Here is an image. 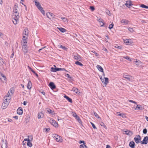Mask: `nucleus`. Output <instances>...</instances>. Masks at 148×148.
<instances>
[{
	"label": "nucleus",
	"mask_w": 148,
	"mask_h": 148,
	"mask_svg": "<svg viewBox=\"0 0 148 148\" xmlns=\"http://www.w3.org/2000/svg\"><path fill=\"white\" fill-rule=\"evenodd\" d=\"M19 18L18 8L16 4L14 5L13 8L12 22L14 25L17 24Z\"/></svg>",
	"instance_id": "1"
},
{
	"label": "nucleus",
	"mask_w": 148,
	"mask_h": 148,
	"mask_svg": "<svg viewBox=\"0 0 148 148\" xmlns=\"http://www.w3.org/2000/svg\"><path fill=\"white\" fill-rule=\"evenodd\" d=\"M35 5L42 14L44 15L45 14V11L43 10V8L41 6L40 3L38 1H35Z\"/></svg>",
	"instance_id": "2"
},
{
	"label": "nucleus",
	"mask_w": 148,
	"mask_h": 148,
	"mask_svg": "<svg viewBox=\"0 0 148 148\" xmlns=\"http://www.w3.org/2000/svg\"><path fill=\"white\" fill-rule=\"evenodd\" d=\"M52 136L57 142H62V139L60 136L55 134H53L52 135Z\"/></svg>",
	"instance_id": "3"
},
{
	"label": "nucleus",
	"mask_w": 148,
	"mask_h": 148,
	"mask_svg": "<svg viewBox=\"0 0 148 148\" xmlns=\"http://www.w3.org/2000/svg\"><path fill=\"white\" fill-rule=\"evenodd\" d=\"M49 121L51 124L53 125L54 126L57 127H58V123L53 119L50 118Z\"/></svg>",
	"instance_id": "4"
},
{
	"label": "nucleus",
	"mask_w": 148,
	"mask_h": 148,
	"mask_svg": "<svg viewBox=\"0 0 148 148\" xmlns=\"http://www.w3.org/2000/svg\"><path fill=\"white\" fill-rule=\"evenodd\" d=\"M134 139L135 142L136 143L138 144L140 143L141 140V138L139 135H138L136 136Z\"/></svg>",
	"instance_id": "5"
},
{
	"label": "nucleus",
	"mask_w": 148,
	"mask_h": 148,
	"mask_svg": "<svg viewBox=\"0 0 148 148\" xmlns=\"http://www.w3.org/2000/svg\"><path fill=\"white\" fill-rule=\"evenodd\" d=\"M123 77L127 79L128 81L130 82H132L134 78L132 76H129L126 75H123Z\"/></svg>",
	"instance_id": "6"
},
{
	"label": "nucleus",
	"mask_w": 148,
	"mask_h": 148,
	"mask_svg": "<svg viewBox=\"0 0 148 148\" xmlns=\"http://www.w3.org/2000/svg\"><path fill=\"white\" fill-rule=\"evenodd\" d=\"M100 79L102 83H104L105 86L108 83V78L104 77V79H103L102 78V77H100Z\"/></svg>",
	"instance_id": "7"
},
{
	"label": "nucleus",
	"mask_w": 148,
	"mask_h": 148,
	"mask_svg": "<svg viewBox=\"0 0 148 148\" xmlns=\"http://www.w3.org/2000/svg\"><path fill=\"white\" fill-rule=\"evenodd\" d=\"M22 50L25 53H27L28 51V47L27 45H22Z\"/></svg>",
	"instance_id": "8"
},
{
	"label": "nucleus",
	"mask_w": 148,
	"mask_h": 148,
	"mask_svg": "<svg viewBox=\"0 0 148 148\" xmlns=\"http://www.w3.org/2000/svg\"><path fill=\"white\" fill-rule=\"evenodd\" d=\"M148 137L147 136H145L144 138L142 141L140 142L141 144H147L148 143Z\"/></svg>",
	"instance_id": "9"
},
{
	"label": "nucleus",
	"mask_w": 148,
	"mask_h": 148,
	"mask_svg": "<svg viewBox=\"0 0 148 148\" xmlns=\"http://www.w3.org/2000/svg\"><path fill=\"white\" fill-rule=\"evenodd\" d=\"M124 41V42L127 45H131L132 43L131 40L130 39H126Z\"/></svg>",
	"instance_id": "10"
},
{
	"label": "nucleus",
	"mask_w": 148,
	"mask_h": 148,
	"mask_svg": "<svg viewBox=\"0 0 148 148\" xmlns=\"http://www.w3.org/2000/svg\"><path fill=\"white\" fill-rule=\"evenodd\" d=\"M27 38V37L26 36H23V38L22 41V45H27V41L26 39Z\"/></svg>",
	"instance_id": "11"
},
{
	"label": "nucleus",
	"mask_w": 148,
	"mask_h": 148,
	"mask_svg": "<svg viewBox=\"0 0 148 148\" xmlns=\"http://www.w3.org/2000/svg\"><path fill=\"white\" fill-rule=\"evenodd\" d=\"M8 102H3L2 105V108L3 109H5L9 104Z\"/></svg>",
	"instance_id": "12"
},
{
	"label": "nucleus",
	"mask_w": 148,
	"mask_h": 148,
	"mask_svg": "<svg viewBox=\"0 0 148 148\" xmlns=\"http://www.w3.org/2000/svg\"><path fill=\"white\" fill-rule=\"evenodd\" d=\"M121 23L123 25H127L129 24V21L126 19H123L121 21Z\"/></svg>",
	"instance_id": "13"
},
{
	"label": "nucleus",
	"mask_w": 148,
	"mask_h": 148,
	"mask_svg": "<svg viewBox=\"0 0 148 148\" xmlns=\"http://www.w3.org/2000/svg\"><path fill=\"white\" fill-rule=\"evenodd\" d=\"M28 34V31L27 28H25L23 32V36H26L27 37Z\"/></svg>",
	"instance_id": "14"
},
{
	"label": "nucleus",
	"mask_w": 148,
	"mask_h": 148,
	"mask_svg": "<svg viewBox=\"0 0 148 148\" xmlns=\"http://www.w3.org/2000/svg\"><path fill=\"white\" fill-rule=\"evenodd\" d=\"M17 113L20 115H21L23 114V111L21 108L19 107L17 110Z\"/></svg>",
	"instance_id": "15"
},
{
	"label": "nucleus",
	"mask_w": 148,
	"mask_h": 148,
	"mask_svg": "<svg viewBox=\"0 0 148 148\" xmlns=\"http://www.w3.org/2000/svg\"><path fill=\"white\" fill-rule=\"evenodd\" d=\"M2 143L1 148H8L7 145L6 141H4L3 140H2Z\"/></svg>",
	"instance_id": "16"
},
{
	"label": "nucleus",
	"mask_w": 148,
	"mask_h": 148,
	"mask_svg": "<svg viewBox=\"0 0 148 148\" xmlns=\"http://www.w3.org/2000/svg\"><path fill=\"white\" fill-rule=\"evenodd\" d=\"M97 18V20L100 23V24L101 26H103L104 25V23L103 21V20L101 18Z\"/></svg>",
	"instance_id": "17"
},
{
	"label": "nucleus",
	"mask_w": 148,
	"mask_h": 148,
	"mask_svg": "<svg viewBox=\"0 0 148 148\" xmlns=\"http://www.w3.org/2000/svg\"><path fill=\"white\" fill-rule=\"evenodd\" d=\"M51 71L54 72H56L57 71H61V68H54L53 67H51Z\"/></svg>",
	"instance_id": "18"
},
{
	"label": "nucleus",
	"mask_w": 148,
	"mask_h": 148,
	"mask_svg": "<svg viewBox=\"0 0 148 148\" xmlns=\"http://www.w3.org/2000/svg\"><path fill=\"white\" fill-rule=\"evenodd\" d=\"M73 58L74 59L79 61H80L81 60L80 56L78 54L76 56H74Z\"/></svg>",
	"instance_id": "19"
},
{
	"label": "nucleus",
	"mask_w": 148,
	"mask_h": 148,
	"mask_svg": "<svg viewBox=\"0 0 148 148\" xmlns=\"http://www.w3.org/2000/svg\"><path fill=\"white\" fill-rule=\"evenodd\" d=\"M125 4L127 7L129 8L132 5L130 1H127Z\"/></svg>",
	"instance_id": "20"
},
{
	"label": "nucleus",
	"mask_w": 148,
	"mask_h": 148,
	"mask_svg": "<svg viewBox=\"0 0 148 148\" xmlns=\"http://www.w3.org/2000/svg\"><path fill=\"white\" fill-rule=\"evenodd\" d=\"M49 86L52 89H54L56 88V86L53 82H50L49 84Z\"/></svg>",
	"instance_id": "21"
},
{
	"label": "nucleus",
	"mask_w": 148,
	"mask_h": 148,
	"mask_svg": "<svg viewBox=\"0 0 148 148\" xmlns=\"http://www.w3.org/2000/svg\"><path fill=\"white\" fill-rule=\"evenodd\" d=\"M96 67L99 71L103 73V69L101 66L99 65H97Z\"/></svg>",
	"instance_id": "22"
},
{
	"label": "nucleus",
	"mask_w": 148,
	"mask_h": 148,
	"mask_svg": "<svg viewBox=\"0 0 148 148\" xmlns=\"http://www.w3.org/2000/svg\"><path fill=\"white\" fill-rule=\"evenodd\" d=\"M129 145L131 148H135V143L134 141H132L130 142Z\"/></svg>",
	"instance_id": "23"
},
{
	"label": "nucleus",
	"mask_w": 148,
	"mask_h": 148,
	"mask_svg": "<svg viewBox=\"0 0 148 148\" xmlns=\"http://www.w3.org/2000/svg\"><path fill=\"white\" fill-rule=\"evenodd\" d=\"M125 132V134H126L127 135L131 136L132 135V133L131 132L129 131L128 130H127L126 131H124Z\"/></svg>",
	"instance_id": "24"
},
{
	"label": "nucleus",
	"mask_w": 148,
	"mask_h": 148,
	"mask_svg": "<svg viewBox=\"0 0 148 148\" xmlns=\"http://www.w3.org/2000/svg\"><path fill=\"white\" fill-rule=\"evenodd\" d=\"M5 62L3 60V59L1 58H0V66H2L4 64H5Z\"/></svg>",
	"instance_id": "25"
},
{
	"label": "nucleus",
	"mask_w": 148,
	"mask_h": 148,
	"mask_svg": "<svg viewBox=\"0 0 148 148\" xmlns=\"http://www.w3.org/2000/svg\"><path fill=\"white\" fill-rule=\"evenodd\" d=\"M134 62L138 66L141 65L142 64L141 62L139 60H136Z\"/></svg>",
	"instance_id": "26"
},
{
	"label": "nucleus",
	"mask_w": 148,
	"mask_h": 148,
	"mask_svg": "<svg viewBox=\"0 0 148 148\" xmlns=\"http://www.w3.org/2000/svg\"><path fill=\"white\" fill-rule=\"evenodd\" d=\"M32 84L30 81H29L27 84V87L28 89H30L32 88Z\"/></svg>",
	"instance_id": "27"
},
{
	"label": "nucleus",
	"mask_w": 148,
	"mask_h": 148,
	"mask_svg": "<svg viewBox=\"0 0 148 148\" xmlns=\"http://www.w3.org/2000/svg\"><path fill=\"white\" fill-rule=\"evenodd\" d=\"M64 97L67 100L70 102L71 103L72 102V100L71 99L69 98L66 95H64Z\"/></svg>",
	"instance_id": "28"
},
{
	"label": "nucleus",
	"mask_w": 148,
	"mask_h": 148,
	"mask_svg": "<svg viewBox=\"0 0 148 148\" xmlns=\"http://www.w3.org/2000/svg\"><path fill=\"white\" fill-rule=\"evenodd\" d=\"M44 116V114L42 112L39 113L38 114V119H40L43 117Z\"/></svg>",
	"instance_id": "29"
},
{
	"label": "nucleus",
	"mask_w": 148,
	"mask_h": 148,
	"mask_svg": "<svg viewBox=\"0 0 148 148\" xmlns=\"http://www.w3.org/2000/svg\"><path fill=\"white\" fill-rule=\"evenodd\" d=\"M10 99H8V98L6 97H4V99H3V102H8V103H9L10 102Z\"/></svg>",
	"instance_id": "30"
},
{
	"label": "nucleus",
	"mask_w": 148,
	"mask_h": 148,
	"mask_svg": "<svg viewBox=\"0 0 148 148\" xmlns=\"http://www.w3.org/2000/svg\"><path fill=\"white\" fill-rule=\"evenodd\" d=\"M59 30L62 32H65L66 31V30L65 29L62 28V27H60L58 28Z\"/></svg>",
	"instance_id": "31"
},
{
	"label": "nucleus",
	"mask_w": 148,
	"mask_h": 148,
	"mask_svg": "<svg viewBox=\"0 0 148 148\" xmlns=\"http://www.w3.org/2000/svg\"><path fill=\"white\" fill-rule=\"evenodd\" d=\"M48 18H50V16L51 17L53 16V14L50 12H48L46 14Z\"/></svg>",
	"instance_id": "32"
},
{
	"label": "nucleus",
	"mask_w": 148,
	"mask_h": 148,
	"mask_svg": "<svg viewBox=\"0 0 148 148\" xmlns=\"http://www.w3.org/2000/svg\"><path fill=\"white\" fill-rule=\"evenodd\" d=\"M11 95H12L10 94V93L9 92V91H8V93L6 95L5 97H6L8 98V99H11Z\"/></svg>",
	"instance_id": "33"
},
{
	"label": "nucleus",
	"mask_w": 148,
	"mask_h": 148,
	"mask_svg": "<svg viewBox=\"0 0 148 148\" xmlns=\"http://www.w3.org/2000/svg\"><path fill=\"white\" fill-rule=\"evenodd\" d=\"M142 108L140 105H137V106L136 107L135 110H142Z\"/></svg>",
	"instance_id": "34"
},
{
	"label": "nucleus",
	"mask_w": 148,
	"mask_h": 148,
	"mask_svg": "<svg viewBox=\"0 0 148 148\" xmlns=\"http://www.w3.org/2000/svg\"><path fill=\"white\" fill-rule=\"evenodd\" d=\"M76 119L78 121V122L82 124V122L80 118L78 116L75 117Z\"/></svg>",
	"instance_id": "35"
},
{
	"label": "nucleus",
	"mask_w": 148,
	"mask_h": 148,
	"mask_svg": "<svg viewBox=\"0 0 148 148\" xmlns=\"http://www.w3.org/2000/svg\"><path fill=\"white\" fill-rule=\"evenodd\" d=\"M72 90L73 91L76 93H78V89L77 88L73 87Z\"/></svg>",
	"instance_id": "36"
},
{
	"label": "nucleus",
	"mask_w": 148,
	"mask_h": 148,
	"mask_svg": "<svg viewBox=\"0 0 148 148\" xmlns=\"http://www.w3.org/2000/svg\"><path fill=\"white\" fill-rule=\"evenodd\" d=\"M75 63L76 64L79 65V66H83V64L82 63H81V62H79L78 61H77L76 62H75Z\"/></svg>",
	"instance_id": "37"
},
{
	"label": "nucleus",
	"mask_w": 148,
	"mask_h": 148,
	"mask_svg": "<svg viewBox=\"0 0 148 148\" xmlns=\"http://www.w3.org/2000/svg\"><path fill=\"white\" fill-rule=\"evenodd\" d=\"M123 58L126 59L128 60L129 61H132L131 58H130L128 56H125L123 57Z\"/></svg>",
	"instance_id": "38"
},
{
	"label": "nucleus",
	"mask_w": 148,
	"mask_h": 148,
	"mask_svg": "<svg viewBox=\"0 0 148 148\" xmlns=\"http://www.w3.org/2000/svg\"><path fill=\"white\" fill-rule=\"evenodd\" d=\"M58 47L59 48H60L63 49L64 50H66V48L65 47L61 45H58Z\"/></svg>",
	"instance_id": "39"
},
{
	"label": "nucleus",
	"mask_w": 148,
	"mask_h": 148,
	"mask_svg": "<svg viewBox=\"0 0 148 148\" xmlns=\"http://www.w3.org/2000/svg\"><path fill=\"white\" fill-rule=\"evenodd\" d=\"M6 77L4 75L3 77H2L0 79L2 81L4 82V81L6 80Z\"/></svg>",
	"instance_id": "40"
},
{
	"label": "nucleus",
	"mask_w": 148,
	"mask_h": 148,
	"mask_svg": "<svg viewBox=\"0 0 148 148\" xmlns=\"http://www.w3.org/2000/svg\"><path fill=\"white\" fill-rule=\"evenodd\" d=\"M92 114H93V115L97 118H99V116L96 112H92Z\"/></svg>",
	"instance_id": "41"
},
{
	"label": "nucleus",
	"mask_w": 148,
	"mask_h": 148,
	"mask_svg": "<svg viewBox=\"0 0 148 148\" xmlns=\"http://www.w3.org/2000/svg\"><path fill=\"white\" fill-rule=\"evenodd\" d=\"M80 148H87V147L84 144L80 145Z\"/></svg>",
	"instance_id": "42"
},
{
	"label": "nucleus",
	"mask_w": 148,
	"mask_h": 148,
	"mask_svg": "<svg viewBox=\"0 0 148 148\" xmlns=\"http://www.w3.org/2000/svg\"><path fill=\"white\" fill-rule=\"evenodd\" d=\"M140 7L142 8H145L148 9V6H147L146 5H145L144 4H141L140 5Z\"/></svg>",
	"instance_id": "43"
},
{
	"label": "nucleus",
	"mask_w": 148,
	"mask_h": 148,
	"mask_svg": "<svg viewBox=\"0 0 148 148\" xmlns=\"http://www.w3.org/2000/svg\"><path fill=\"white\" fill-rule=\"evenodd\" d=\"M100 125L101 126H103L104 127V128H105L106 129H107L106 126L105 125H104V124L102 122H101V123H100Z\"/></svg>",
	"instance_id": "44"
},
{
	"label": "nucleus",
	"mask_w": 148,
	"mask_h": 148,
	"mask_svg": "<svg viewBox=\"0 0 148 148\" xmlns=\"http://www.w3.org/2000/svg\"><path fill=\"white\" fill-rule=\"evenodd\" d=\"M9 91L11 93V95H12L14 92V89L13 88H11L10 89V90Z\"/></svg>",
	"instance_id": "45"
},
{
	"label": "nucleus",
	"mask_w": 148,
	"mask_h": 148,
	"mask_svg": "<svg viewBox=\"0 0 148 148\" xmlns=\"http://www.w3.org/2000/svg\"><path fill=\"white\" fill-rule=\"evenodd\" d=\"M27 145L29 147H31L32 146V143H31L30 142H27Z\"/></svg>",
	"instance_id": "46"
},
{
	"label": "nucleus",
	"mask_w": 148,
	"mask_h": 148,
	"mask_svg": "<svg viewBox=\"0 0 148 148\" xmlns=\"http://www.w3.org/2000/svg\"><path fill=\"white\" fill-rule=\"evenodd\" d=\"M61 18L64 22L68 21L67 19L65 18L61 17Z\"/></svg>",
	"instance_id": "47"
},
{
	"label": "nucleus",
	"mask_w": 148,
	"mask_h": 148,
	"mask_svg": "<svg viewBox=\"0 0 148 148\" xmlns=\"http://www.w3.org/2000/svg\"><path fill=\"white\" fill-rule=\"evenodd\" d=\"M113 25H114L113 24V23H112L111 24H110L109 25V26L108 27L110 29H111L113 28Z\"/></svg>",
	"instance_id": "48"
},
{
	"label": "nucleus",
	"mask_w": 148,
	"mask_h": 148,
	"mask_svg": "<svg viewBox=\"0 0 148 148\" xmlns=\"http://www.w3.org/2000/svg\"><path fill=\"white\" fill-rule=\"evenodd\" d=\"M106 13L108 15L110 16L111 15L110 14V13L109 10H106Z\"/></svg>",
	"instance_id": "49"
},
{
	"label": "nucleus",
	"mask_w": 148,
	"mask_h": 148,
	"mask_svg": "<svg viewBox=\"0 0 148 148\" xmlns=\"http://www.w3.org/2000/svg\"><path fill=\"white\" fill-rule=\"evenodd\" d=\"M128 30L130 32H132L134 31V30H133V29L131 27H129L128 28Z\"/></svg>",
	"instance_id": "50"
},
{
	"label": "nucleus",
	"mask_w": 148,
	"mask_h": 148,
	"mask_svg": "<svg viewBox=\"0 0 148 148\" xmlns=\"http://www.w3.org/2000/svg\"><path fill=\"white\" fill-rule=\"evenodd\" d=\"M147 130L145 128L143 129V132L144 134H146L147 133Z\"/></svg>",
	"instance_id": "51"
},
{
	"label": "nucleus",
	"mask_w": 148,
	"mask_h": 148,
	"mask_svg": "<svg viewBox=\"0 0 148 148\" xmlns=\"http://www.w3.org/2000/svg\"><path fill=\"white\" fill-rule=\"evenodd\" d=\"M91 124L94 129H96V127L94 123H92L91 122Z\"/></svg>",
	"instance_id": "52"
},
{
	"label": "nucleus",
	"mask_w": 148,
	"mask_h": 148,
	"mask_svg": "<svg viewBox=\"0 0 148 148\" xmlns=\"http://www.w3.org/2000/svg\"><path fill=\"white\" fill-rule=\"evenodd\" d=\"M128 101H129L130 102H132L135 104H136V102L133 100H128Z\"/></svg>",
	"instance_id": "53"
},
{
	"label": "nucleus",
	"mask_w": 148,
	"mask_h": 148,
	"mask_svg": "<svg viewBox=\"0 0 148 148\" xmlns=\"http://www.w3.org/2000/svg\"><path fill=\"white\" fill-rule=\"evenodd\" d=\"M24 141H27L28 142H29L30 141V140L28 138H25L24 139V141H23V143L24 142Z\"/></svg>",
	"instance_id": "54"
},
{
	"label": "nucleus",
	"mask_w": 148,
	"mask_h": 148,
	"mask_svg": "<svg viewBox=\"0 0 148 148\" xmlns=\"http://www.w3.org/2000/svg\"><path fill=\"white\" fill-rule=\"evenodd\" d=\"M90 9L92 11H93L95 10V8L93 6H90Z\"/></svg>",
	"instance_id": "55"
},
{
	"label": "nucleus",
	"mask_w": 148,
	"mask_h": 148,
	"mask_svg": "<svg viewBox=\"0 0 148 148\" xmlns=\"http://www.w3.org/2000/svg\"><path fill=\"white\" fill-rule=\"evenodd\" d=\"M73 116L75 118L77 116V114L74 112H73Z\"/></svg>",
	"instance_id": "56"
},
{
	"label": "nucleus",
	"mask_w": 148,
	"mask_h": 148,
	"mask_svg": "<svg viewBox=\"0 0 148 148\" xmlns=\"http://www.w3.org/2000/svg\"><path fill=\"white\" fill-rule=\"evenodd\" d=\"M47 112L49 113H51L52 111L50 109H48L47 110Z\"/></svg>",
	"instance_id": "57"
},
{
	"label": "nucleus",
	"mask_w": 148,
	"mask_h": 148,
	"mask_svg": "<svg viewBox=\"0 0 148 148\" xmlns=\"http://www.w3.org/2000/svg\"><path fill=\"white\" fill-rule=\"evenodd\" d=\"M106 38H105V41H106V42H108V39L109 38L107 36H106Z\"/></svg>",
	"instance_id": "58"
},
{
	"label": "nucleus",
	"mask_w": 148,
	"mask_h": 148,
	"mask_svg": "<svg viewBox=\"0 0 148 148\" xmlns=\"http://www.w3.org/2000/svg\"><path fill=\"white\" fill-rule=\"evenodd\" d=\"M65 76H66L68 78H70V79L71 78V77L68 74H66V75Z\"/></svg>",
	"instance_id": "59"
},
{
	"label": "nucleus",
	"mask_w": 148,
	"mask_h": 148,
	"mask_svg": "<svg viewBox=\"0 0 148 148\" xmlns=\"http://www.w3.org/2000/svg\"><path fill=\"white\" fill-rule=\"evenodd\" d=\"M116 114L118 115H119V116H122V114H121L119 112H117Z\"/></svg>",
	"instance_id": "60"
},
{
	"label": "nucleus",
	"mask_w": 148,
	"mask_h": 148,
	"mask_svg": "<svg viewBox=\"0 0 148 148\" xmlns=\"http://www.w3.org/2000/svg\"><path fill=\"white\" fill-rule=\"evenodd\" d=\"M44 129H45L46 130V131H47V132L49 131L50 130V128H45Z\"/></svg>",
	"instance_id": "61"
},
{
	"label": "nucleus",
	"mask_w": 148,
	"mask_h": 148,
	"mask_svg": "<svg viewBox=\"0 0 148 148\" xmlns=\"http://www.w3.org/2000/svg\"><path fill=\"white\" fill-rule=\"evenodd\" d=\"M27 102L26 101H25L23 102V104L25 106L26 105Z\"/></svg>",
	"instance_id": "62"
},
{
	"label": "nucleus",
	"mask_w": 148,
	"mask_h": 148,
	"mask_svg": "<svg viewBox=\"0 0 148 148\" xmlns=\"http://www.w3.org/2000/svg\"><path fill=\"white\" fill-rule=\"evenodd\" d=\"M8 120L9 122H11L12 121V120L11 119L9 118L8 119Z\"/></svg>",
	"instance_id": "63"
},
{
	"label": "nucleus",
	"mask_w": 148,
	"mask_h": 148,
	"mask_svg": "<svg viewBox=\"0 0 148 148\" xmlns=\"http://www.w3.org/2000/svg\"><path fill=\"white\" fill-rule=\"evenodd\" d=\"M106 148H111V147L109 145H106Z\"/></svg>",
	"instance_id": "64"
}]
</instances>
